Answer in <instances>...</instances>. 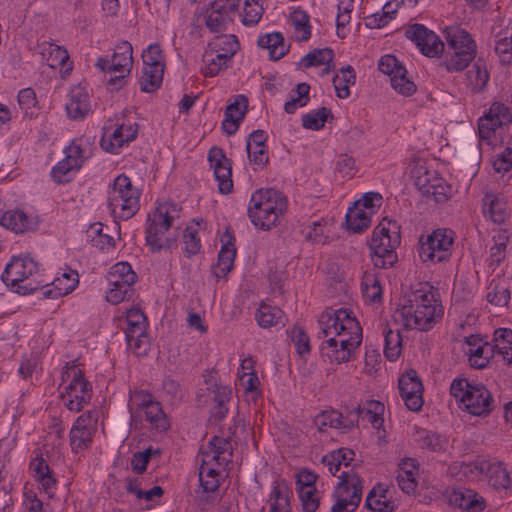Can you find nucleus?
Here are the masks:
<instances>
[{
    "instance_id": "f257e3e1",
    "label": "nucleus",
    "mask_w": 512,
    "mask_h": 512,
    "mask_svg": "<svg viewBox=\"0 0 512 512\" xmlns=\"http://www.w3.org/2000/svg\"><path fill=\"white\" fill-rule=\"evenodd\" d=\"M321 333L328 338L322 343L321 353L336 363L347 362L352 349L362 342V328L347 309H326L318 320Z\"/></svg>"
},
{
    "instance_id": "f03ea898",
    "label": "nucleus",
    "mask_w": 512,
    "mask_h": 512,
    "mask_svg": "<svg viewBox=\"0 0 512 512\" xmlns=\"http://www.w3.org/2000/svg\"><path fill=\"white\" fill-rule=\"evenodd\" d=\"M441 307L433 288L428 284H419L403 295L398 311L405 328L428 331L442 316Z\"/></svg>"
},
{
    "instance_id": "7ed1b4c3",
    "label": "nucleus",
    "mask_w": 512,
    "mask_h": 512,
    "mask_svg": "<svg viewBox=\"0 0 512 512\" xmlns=\"http://www.w3.org/2000/svg\"><path fill=\"white\" fill-rule=\"evenodd\" d=\"M287 209V199L274 188L260 189L252 194L248 215L251 222L262 230H270Z\"/></svg>"
},
{
    "instance_id": "20e7f679",
    "label": "nucleus",
    "mask_w": 512,
    "mask_h": 512,
    "mask_svg": "<svg viewBox=\"0 0 512 512\" xmlns=\"http://www.w3.org/2000/svg\"><path fill=\"white\" fill-rule=\"evenodd\" d=\"M450 394L460 401L471 415L485 417L494 409L491 392L484 385L470 383L465 378H456L452 381Z\"/></svg>"
},
{
    "instance_id": "39448f33",
    "label": "nucleus",
    "mask_w": 512,
    "mask_h": 512,
    "mask_svg": "<svg viewBox=\"0 0 512 512\" xmlns=\"http://www.w3.org/2000/svg\"><path fill=\"white\" fill-rule=\"evenodd\" d=\"M448 51L443 65L448 71H462L476 56V44L470 34L459 28L446 31Z\"/></svg>"
},
{
    "instance_id": "423d86ee",
    "label": "nucleus",
    "mask_w": 512,
    "mask_h": 512,
    "mask_svg": "<svg viewBox=\"0 0 512 512\" xmlns=\"http://www.w3.org/2000/svg\"><path fill=\"white\" fill-rule=\"evenodd\" d=\"M454 245V232L451 229H437L419 238L418 253L423 262L441 263L450 259Z\"/></svg>"
},
{
    "instance_id": "0eeeda50",
    "label": "nucleus",
    "mask_w": 512,
    "mask_h": 512,
    "mask_svg": "<svg viewBox=\"0 0 512 512\" xmlns=\"http://www.w3.org/2000/svg\"><path fill=\"white\" fill-rule=\"evenodd\" d=\"M389 232V228L381 222L375 227L369 242L371 258L376 268H391L398 260L395 249L400 244V236L396 234L392 237Z\"/></svg>"
},
{
    "instance_id": "6e6552de",
    "label": "nucleus",
    "mask_w": 512,
    "mask_h": 512,
    "mask_svg": "<svg viewBox=\"0 0 512 512\" xmlns=\"http://www.w3.org/2000/svg\"><path fill=\"white\" fill-rule=\"evenodd\" d=\"M176 210L177 206L174 203H165L157 206L153 219L146 229V243L151 252L171 249L175 244V239L164 238L163 236L172 225L173 216L170 213Z\"/></svg>"
},
{
    "instance_id": "1a4fd4ad",
    "label": "nucleus",
    "mask_w": 512,
    "mask_h": 512,
    "mask_svg": "<svg viewBox=\"0 0 512 512\" xmlns=\"http://www.w3.org/2000/svg\"><path fill=\"white\" fill-rule=\"evenodd\" d=\"M139 191L132 186L131 180L124 174L114 180V187L109 197V205L115 211L120 208L119 217L122 219L131 218L139 209Z\"/></svg>"
},
{
    "instance_id": "9d476101",
    "label": "nucleus",
    "mask_w": 512,
    "mask_h": 512,
    "mask_svg": "<svg viewBox=\"0 0 512 512\" xmlns=\"http://www.w3.org/2000/svg\"><path fill=\"white\" fill-rule=\"evenodd\" d=\"M340 482L335 489L336 503L331 512H353L358 507L362 497V480L357 474L343 472Z\"/></svg>"
},
{
    "instance_id": "9b49d317",
    "label": "nucleus",
    "mask_w": 512,
    "mask_h": 512,
    "mask_svg": "<svg viewBox=\"0 0 512 512\" xmlns=\"http://www.w3.org/2000/svg\"><path fill=\"white\" fill-rule=\"evenodd\" d=\"M37 263L30 257H13L9 264L6 265L2 273V281L19 294H28L36 290L31 284L21 285L26 279L37 271Z\"/></svg>"
},
{
    "instance_id": "f8f14e48",
    "label": "nucleus",
    "mask_w": 512,
    "mask_h": 512,
    "mask_svg": "<svg viewBox=\"0 0 512 512\" xmlns=\"http://www.w3.org/2000/svg\"><path fill=\"white\" fill-rule=\"evenodd\" d=\"M512 122V113L509 108L501 102H494L488 113L478 121L479 139L493 145L496 134L507 128Z\"/></svg>"
},
{
    "instance_id": "ddd939ff",
    "label": "nucleus",
    "mask_w": 512,
    "mask_h": 512,
    "mask_svg": "<svg viewBox=\"0 0 512 512\" xmlns=\"http://www.w3.org/2000/svg\"><path fill=\"white\" fill-rule=\"evenodd\" d=\"M126 322L125 335L129 347L136 354L144 353L148 347L146 316L139 308H132L127 311Z\"/></svg>"
},
{
    "instance_id": "4468645a",
    "label": "nucleus",
    "mask_w": 512,
    "mask_h": 512,
    "mask_svg": "<svg viewBox=\"0 0 512 512\" xmlns=\"http://www.w3.org/2000/svg\"><path fill=\"white\" fill-rule=\"evenodd\" d=\"M379 70L390 76L392 87L404 96H410L416 91V85L406 77V69L394 55H384L379 60Z\"/></svg>"
},
{
    "instance_id": "2eb2a0df",
    "label": "nucleus",
    "mask_w": 512,
    "mask_h": 512,
    "mask_svg": "<svg viewBox=\"0 0 512 512\" xmlns=\"http://www.w3.org/2000/svg\"><path fill=\"white\" fill-rule=\"evenodd\" d=\"M405 36L414 42L425 56L435 57L444 51V43L439 36L423 24L410 25L405 31Z\"/></svg>"
},
{
    "instance_id": "dca6fc26",
    "label": "nucleus",
    "mask_w": 512,
    "mask_h": 512,
    "mask_svg": "<svg viewBox=\"0 0 512 512\" xmlns=\"http://www.w3.org/2000/svg\"><path fill=\"white\" fill-rule=\"evenodd\" d=\"M398 388L409 410L416 412L422 408L423 385L415 370L410 369L399 378Z\"/></svg>"
},
{
    "instance_id": "f3484780",
    "label": "nucleus",
    "mask_w": 512,
    "mask_h": 512,
    "mask_svg": "<svg viewBox=\"0 0 512 512\" xmlns=\"http://www.w3.org/2000/svg\"><path fill=\"white\" fill-rule=\"evenodd\" d=\"M66 156L51 170L53 180L58 183H66L70 181L68 174L75 170H79L83 163V149L74 141L64 150Z\"/></svg>"
},
{
    "instance_id": "a211bd4d",
    "label": "nucleus",
    "mask_w": 512,
    "mask_h": 512,
    "mask_svg": "<svg viewBox=\"0 0 512 512\" xmlns=\"http://www.w3.org/2000/svg\"><path fill=\"white\" fill-rule=\"evenodd\" d=\"M448 501L464 512H482L485 508L483 497L474 490L465 487L453 488L448 493Z\"/></svg>"
},
{
    "instance_id": "6ab92c4d",
    "label": "nucleus",
    "mask_w": 512,
    "mask_h": 512,
    "mask_svg": "<svg viewBox=\"0 0 512 512\" xmlns=\"http://www.w3.org/2000/svg\"><path fill=\"white\" fill-rule=\"evenodd\" d=\"M233 240L234 237L228 230L222 236L224 243L218 254L217 264L212 267V273L218 279L225 278L233 269L234 259L236 257V249Z\"/></svg>"
},
{
    "instance_id": "aec40b11",
    "label": "nucleus",
    "mask_w": 512,
    "mask_h": 512,
    "mask_svg": "<svg viewBox=\"0 0 512 512\" xmlns=\"http://www.w3.org/2000/svg\"><path fill=\"white\" fill-rule=\"evenodd\" d=\"M137 133V124L127 126L121 124L108 137H106V132H104L100 145L107 152L117 153V150L124 144L133 141L137 137Z\"/></svg>"
},
{
    "instance_id": "412c9836",
    "label": "nucleus",
    "mask_w": 512,
    "mask_h": 512,
    "mask_svg": "<svg viewBox=\"0 0 512 512\" xmlns=\"http://www.w3.org/2000/svg\"><path fill=\"white\" fill-rule=\"evenodd\" d=\"M248 107V98L238 95L234 102L230 103L225 110V118L222 122V129L228 134H234L240 121L244 118Z\"/></svg>"
},
{
    "instance_id": "4be33fe9",
    "label": "nucleus",
    "mask_w": 512,
    "mask_h": 512,
    "mask_svg": "<svg viewBox=\"0 0 512 512\" xmlns=\"http://www.w3.org/2000/svg\"><path fill=\"white\" fill-rule=\"evenodd\" d=\"M0 224L16 233H25L34 230L37 223L30 220L21 210L0 212Z\"/></svg>"
},
{
    "instance_id": "5701e85b",
    "label": "nucleus",
    "mask_w": 512,
    "mask_h": 512,
    "mask_svg": "<svg viewBox=\"0 0 512 512\" xmlns=\"http://www.w3.org/2000/svg\"><path fill=\"white\" fill-rule=\"evenodd\" d=\"M79 283L77 272L63 273L62 278L55 279L42 292L45 298L57 299L71 293Z\"/></svg>"
},
{
    "instance_id": "b1692460",
    "label": "nucleus",
    "mask_w": 512,
    "mask_h": 512,
    "mask_svg": "<svg viewBox=\"0 0 512 512\" xmlns=\"http://www.w3.org/2000/svg\"><path fill=\"white\" fill-rule=\"evenodd\" d=\"M30 469L35 473L36 480L41 484L44 491L51 495L55 489L57 481L41 453H37L32 459L30 462Z\"/></svg>"
},
{
    "instance_id": "393cba45",
    "label": "nucleus",
    "mask_w": 512,
    "mask_h": 512,
    "mask_svg": "<svg viewBox=\"0 0 512 512\" xmlns=\"http://www.w3.org/2000/svg\"><path fill=\"white\" fill-rule=\"evenodd\" d=\"M72 374V380L69 385L66 387L67 396H78L87 397V401L91 399V386L90 383L85 379L84 373L81 369L77 367H72L71 370H67L63 373L62 378L65 380V377L69 378Z\"/></svg>"
},
{
    "instance_id": "a878e982",
    "label": "nucleus",
    "mask_w": 512,
    "mask_h": 512,
    "mask_svg": "<svg viewBox=\"0 0 512 512\" xmlns=\"http://www.w3.org/2000/svg\"><path fill=\"white\" fill-rule=\"evenodd\" d=\"M132 46L129 42L124 41L116 46L112 55L109 72H126L129 74L133 65Z\"/></svg>"
},
{
    "instance_id": "bb28decb",
    "label": "nucleus",
    "mask_w": 512,
    "mask_h": 512,
    "mask_svg": "<svg viewBox=\"0 0 512 512\" xmlns=\"http://www.w3.org/2000/svg\"><path fill=\"white\" fill-rule=\"evenodd\" d=\"M483 213L494 223H504L508 213L506 203L494 193H486L483 198Z\"/></svg>"
},
{
    "instance_id": "cd10ccee",
    "label": "nucleus",
    "mask_w": 512,
    "mask_h": 512,
    "mask_svg": "<svg viewBox=\"0 0 512 512\" xmlns=\"http://www.w3.org/2000/svg\"><path fill=\"white\" fill-rule=\"evenodd\" d=\"M90 100L86 92L81 89L71 91L70 101L66 104V110L70 118L83 119L90 111Z\"/></svg>"
},
{
    "instance_id": "c85d7f7f",
    "label": "nucleus",
    "mask_w": 512,
    "mask_h": 512,
    "mask_svg": "<svg viewBox=\"0 0 512 512\" xmlns=\"http://www.w3.org/2000/svg\"><path fill=\"white\" fill-rule=\"evenodd\" d=\"M226 54H215L213 50L207 49L202 56V61L205 67L202 68V73L205 77H214L222 70L229 67L232 58L225 56Z\"/></svg>"
},
{
    "instance_id": "c756f323",
    "label": "nucleus",
    "mask_w": 512,
    "mask_h": 512,
    "mask_svg": "<svg viewBox=\"0 0 512 512\" xmlns=\"http://www.w3.org/2000/svg\"><path fill=\"white\" fill-rule=\"evenodd\" d=\"M257 44L259 47L268 49L270 58L274 61L280 60L288 52V48L284 45V37L280 32L259 37Z\"/></svg>"
},
{
    "instance_id": "7c9ffc66",
    "label": "nucleus",
    "mask_w": 512,
    "mask_h": 512,
    "mask_svg": "<svg viewBox=\"0 0 512 512\" xmlns=\"http://www.w3.org/2000/svg\"><path fill=\"white\" fill-rule=\"evenodd\" d=\"M137 280L136 273L127 262H119L112 266L109 272L110 286H119L122 283L125 287H133Z\"/></svg>"
},
{
    "instance_id": "2f4dec72",
    "label": "nucleus",
    "mask_w": 512,
    "mask_h": 512,
    "mask_svg": "<svg viewBox=\"0 0 512 512\" xmlns=\"http://www.w3.org/2000/svg\"><path fill=\"white\" fill-rule=\"evenodd\" d=\"M240 48L238 38L232 34H221L208 44V49L213 50L215 54H226L232 58Z\"/></svg>"
},
{
    "instance_id": "473e14b6",
    "label": "nucleus",
    "mask_w": 512,
    "mask_h": 512,
    "mask_svg": "<svg viewBox=\"0 0 512 512\" xmlns=\"http://www.w3.org/2000/svg\"><path fill=\"white\" fill-rule=\"evenodd\" d=\"M292 491L284 480L276 482L273 487L271 512H290V495Z\"/></svg>"
},
{
    "instance_id": "72a5a7b5",
    "label": "nucleus",
    "mask_w": 512,
    "mask_h": 512,
    "mask_svg": "<svg viewBox=\"0 0 512 512\" xmlns=\"http://www.w3.org/2000/svg\"><path fill=\"white\" fill-rule=\"evenodd\" d=\"M345 223L348 230L354 233H360L370 226L371 218L364 209L354 205V207L349 208L346 213Z\"/></svg>"
},
{
    "instance_id": "f704fd0d",
    "label": "nucleus",
    "mask_w": 512,
    "mask_h": 512,
    "mask_svg": "<svg viewBox=\"0 0 512 512\" xmlns=\"http://www.w3.org/2000/svg\"><path fill=\"white\" fill-rule=\"evenodd\" d=\"M385 345L384 355L390 361H395L402 351V337L399 330L393 331L386 325L383 330Z\"/></svg>"
},
{
    "instance_id": "c9c22d12",
    "label": "nucleus",
    "mask_w": 512,
    "mask_h": 512,
    "mask_svg": "<svg viewBox=\"0 0 512 512\" xmlns=\"http://www.w3.org/2000/svg\"><path fill=\"white\" fill-rule=\"evenodd\" d=\"M255 317L260 327L270 328L272 326H276L282 321L283 312L276 306L262 303L259 306Z\"/></svg>"
},
{
    "instance_id": "e433bc0d",
    "label": "nucleus",
    "mask_w": 512,
    "mask_h": 512,
    "mask_svg": "<svg viewBox=\"0 0 512 512\" xmlns=\"http://www.w3.org/2000/svg\"><path fill=\"white\" fill-rule=\"evenodd\" d=\"M333 119L334 115L331 109L320 107L318 110L306 113L302 116V126L308 130L318 131L324 127L325 122Z\"/></svg>"
},
{
    "instance_id": "4c0bfd02",
    "label": "nucleus",
    "mask_w": 512,
    "mask_h": 512,
    "mask_svg": "<svg viewBox=\"0 0 512 512\" xmlns=\"http://www.w3.org/2000/svg\"><path fill=\"white\" fill-rule=\"evenodd\" d=\"M493 341L497 354L502 355L503 359L512 365V330L508 328L497 329Z\"/></svg>"
},
{
    "instance_id": "58836bf2",
    "label": "nucleus",
    "mask_w": 512,
    "mask_h": 512,
    "mask_svg": "<svg viewBox=\"0 0 512 512\" xmlns=\"http://www.w3.org/2000/svg\"><path fill=\"white\" fill-rule=\"evenodd\" d=\"M144 410L146 420L153 428L160 432H164L169 429L170 423L162 409L160 402L154 400L146 408H144Z\"/></svg>"
},
{
    "instance_id": "ea45409f",
    "label": "nucleus",
    "mask_w": 512,
    "mask_h": 512,
    "mask_svg": "<svg viewBox=\"0 0 512 512\" xmlns=\"http://www.w3.org/2000/svg\"><path fill=\"white\" fill-rule=\"evenodd\" d=\"M413 176L415 178V186L424 196L429 193L431 185L439 182V179L441 178L436 171L429 170L425 166L415 167L413 170Z\"/></svg>"
},
{
    "instance_id": "a19ab883",
    "label": "nucleus",
    "mask_w": 512,
    "mask_h": 512,
    "mask_svg": "<svg viewBox=\"0 0 512 512\" xmlns=\"http://www.w3.org/2000/svg\"><path fill=\"white\" fill-rule=\"evenodd\" d=\"M341 76L335 75L332 82L337 97L341 99L348 98L350 95L349 85H353L356 80L355 72L352 66L348 65L341 69Z\"/></svg>"
},
{
    "instance_id": "79ce46f5",
    "label": "nucleus",
    "mask_w": 512,
    "mask_h": 512,
    "mask_svg": "<svg viewBox=\"0 0 512 512\" xmlns=\"http://www.w3.org/2000/svg\"><path fill=\"white\" fill-rule=\"evenodd\" d=\"M467 78L473 91L479 92L486 87L489 80V73L485 63L481 59H478L467 71Z\"/></svg>"
},
{
    "instance_id": "37998d69",
    "label": "nucleus",
    "mask_w": 512,
    "mask_h": 512,
    "mask_svg": "<svg viewBox=\"0 0 512 512\" xmlns=\"http://www.w3.org/2000/svg\"><path fill=\"white\" fill-rule=\"evenodd\" d=\"M417 442L422 448H426L432 452H439L444 449L446 440L440 434L428 430H421L417 432Z\"/></svg>"
},
{
    "instance_id": "c03bdc74",
    "label": "nucleus",
    "mask_w": 512,
    "mask_h": 512,
    "mask_svg": "<svg viewBox=\"0 0 512 512\" xmlns=\"http://www.w3.org/2000/svg\"><path fill=\"white\" fill-rule=\"evenodd\" d=\"M232 15H223L214 13L213 10H207L205 17V26L211 33H222L228 29L229 24L233 23Z\"/></svg>"
},
{
    "instance_id": "a18cd8bd",
    "label": "nucleus",
    "mask_w": 512,
    "mask_h": 512,
    "mask_svg": "<svg viewBox=\"0 0 512 512\" xmlns=\"http://www.w3.org/2000/svg\"><path fill=\"white\" fill-rule=\"evenodd\" d=\"M488 473L489 483L495 489H506L510 486V474L503 464L498 463L495 465H489Z\"/></svg>"
},
{
    "instance_id": "49530a36",
    "label": "nucleus",
    "mask_w": 512,
    "mask_h": 512,
    "mask_svg": "<svg viewBox=\"0 0 512 512\" xmlns=\"http://www.w3.org/2000/svg\"><path fill=\"white\" fill-rule=\"evenodd\" d=\"M334 59V52L331 48L315 49L302 58L306 68L331 63Z\"/></svg>"
},
{
    "instance_id": "de8ad7c7",
    "label": "nucleus",
    "mask_w": 512,
    "mask_h": 512,
    "mask_svg": "<svg viewBox=\"0 0 512 512\" xmlns=\"http://www.w3.org/2000/svg\"><path fill=\"white\" fill-rule=\"evenodd\" d=\"M291 21L296 31L301 32V36L297 37L298 41H307L311 37V26L309 24V15L301 10L297 9L291 13Z\"/></svg>"
},
{
    "instance_id": "09e8293b",
    "label": "nucleus",
    "mask_w": 512,
    "mask_h": 512,
    "mask_svg": "<svg viewBox=\"0 0 512 512\" xmlns=\"http://www.w3.org/2000/svg\"><path fill=\"white\" fill-rule=\"evenodd\" d=\"M289 336L293 342L296 352L300 357H304L310 352V339L302 327L294 326L289 331Z\"/></svg>"
},
{
    "instance_id": "8fccbe9b",
    "label": "nucleus",
    "mask_w": 512,
    "mask_h": 512,
    "mask_svg": "<svg viewBox=\"0 0 512 512\" xmlns=\"http://www.w3.org/2000/svg\"><path fill=\"white\" fill-rule=\"evenodd\" d=\"M200 485L204 492H215L219 487V472L213 468H205L204 464L199 470Z\"/></svg>"
},
{
    "instance_id": "3c124183",
    "label": "nucleus",
    "mask_w": 512,
    "mask_h": 512,
    "mask_svg": "<svg viewBox=\"0 0 512 512\" xmlns=\"http://www.w3.org/2000/svg\"><path fill=\"white\" fill-rule=\"evenodd\" d=\"M384 404L377 400H369L362 407L364 413L362 416L368 417V421L375 427L379 428L383 423Z\"/></svg>"
},
{
    "instance_id": "603ef678",
    "label": "nucleus",
    "mask_w": 512,
    "mask_h": 512,
    "mask_svg": "<svg viewBox=\"0 0 512 512\" xmlns=\"http://www.w3.org/2000/svg\"><path fill=\"white\" fill-rule=\"evenodd\" d=\"M495 52L502 63L508 64L512 61V33L501 32L495 45Z\"/></svg>"
},
{
    "instance_id": "864d4df0",
    "label": "nucleus",
    "mask_w": 512,
    "mask_h": 512,
    "mask_svg": "<svg viewBox=\"0 0 512 512\" xmlns=\"http://www.w3.org/2000/svg\"><path fill=\"white\" fill-rule=\"evenodd\" d=\"M69 60V54L64 47L51 44L49 48V56L47 58L48 65L51 68H66V70H71L72 66H67V61Z\"/></svg>"
},
{
    "instance_id": "5fc2aeb1",
    "label": "nucleus",
    "mask_w": 512,
    "mask_h": 512,
    "mask_svg": "<svg viewBox=\"0 0 512 512\" xmlns=\"http://www.w3.org/2000/svg\"><path fill=\"white\" fill-rule=\"evenodd\" d=\"M401 2L400 0H391L388 1L383 7V13L379 17L374 15L369 22V26L371 27H383L388 22L394 18V14H396Z\"/></svg>"
},
{
    "instance_id": "6e6d98bb",
    "label": "nucleus",
    "mask_w": 512,
    "mask_h": 512,
    "mask_svg": "<svg viewBox=\"0 0 512 512\" xmlns=\"http://www.w3.org/2000/svg\"><path fill=\"white\" fill-rule=\"evenodd\" d=\"M340 418H342V412L322 411L316 416L315 423L320 431H324L327 427L341 428Z\"/></svg>"
},
{
    "instance_id": "4d7b16f0",
    "label": "nucleus",
    "mask_w": 512,
    "mask_h": 512,
    "mask_svg": "<svg viewBox=\"0 0 512 512\" xmlns=\"http://www.w3.org/2000/svg\"><path fill=\"white\" fill-rule=\"evenodd\" d=\"M18 104L23 110L24 115L32 118L37 104L35 91L32 88L22 89L18 93Z\"/></svg>"
},
{
    "instance_id": "13d9d810",
    "label": "nucleus",
    "mask_w": 512,
    "mask_h": 512,
    "mask_svg": "<svg viewBox=\"0 0 512 512\" xmlns=\"http://www.w3.org/2000/svg\"><path fill=\"white\" fill-rule=\"evenodd\" d=\"M231 165L232 163L229 162L228 165L223 166L222 169H218L214 173L215 179L218 181V190L222 194H229L233 190Z\"/></svg>"
},
{
    "instance_id": "bf43d9fd",
    "label": "nucleus",
    "mask_w": 512,
    "mask_h": 512,
    "mask_svg": "<svg viewBox=\"0 0 512 512\" xmlns=\"http://www.w3.org/2000/svg\"><path fill=\"white\" fill-rule=\"evenodd\" d=\"M365 507L374 512H392L394 505L389 500L377 497L376 488H373L367 495Z\"/></svg>"
},
{
    "instance_id": "052dcab7",
    "label": "nucleus",
    "mask_w": 512,
    "mask_h": 512,
    "mask_svg": "<svg viewBox=\"0 0 512 512\" xmlns=\"http://www.w3.org/2000/svg\"><path fill=\"white\" fill-rule=\"evenodd\" d=\"M92 441V430H70V445L74 452L86 448Z\"/></svg>"
},
{
    "instance_id": "680f3d73",
    "label": "nucleus",
    "mask_w": 512,
    "mask_h": 512,
    "mask_svg": "<svg viewBox=\"0 0 512 512\" xmlns=\"http://www.w3.org/2000/svg\"><path fill=\"white\" fill-rule=\"evenodd\" d=\"M184 252L187 257L197 254L201 248L200 238L197 236V231L187 227L183 233Z\"/></svg>"
},
{
    "instance_id": "e2e57ef3",
    "label": "nucleus",
    "mask_w": 512,
    "mask_h": 512,
    "mask_svg": "<svg viewBox=\"0 0 512 512\" xmlns=\"http://www.w3.org/2000/svg\"><path fill=\"white\" fill-rule=\"evenodd\" d=\"M133 287H125L122 283L119 286H111L106 294V299L112 304H118L122 301L129 300L133 295Z\"/></svg>"
},
{
    "instance_id": "0e129e2a",
    "label": "nucleus",
    "mask_w": 512,
    "mask_h": 512,
    "mask_svg": "<svg viewBox=\"0 0 512 512\" xmlns=\"http://www.w3.org/2000/svg\"><path fill=\"white\" fill-rule=\"evenodd\" d=\"M364 410H362L361 405L355 406L353 409H347L345 414L342 413L341 428L344 430H351L352 428L358 427L359 418L363 415Z\"/></svg>"
},
{
    "instance_id": "69168bd1",
    "label": "nucleus",
    "mask_w": 512,
    "mask_h": 512,
    "mask_svg": "<svg viewBox=\"0 0 512 512\" xmlns=\"http://www.w3.org/2000/svg\"><path fill=\"white\" fill-rule=\"evenodd\" d=\"M487 301L492 305L503 307L506 306L510 300V290L504 286L496 285L487 296Z\"/></svg>"
},
{
    "instance_id": "338daca9",
    "label": "nucleus",
    "mask_w": 512,
    "mask_h": 512,
    "mask_svg": "<svg viewBox=\"0 0 512 512\" xmlns=\"http://www.w3.org/2000/svg\"><path fill=\"white\" fill-rule=\"evenodd\" d=\"M142 58L144 66L165 65L163 51L158 44L149 45Z\"/></svg>"
},
{
    "instance_id": "774afa93",
    "label": "nucleus",
    "mask_w": 512,
    "mask_h": 512,
    "mask_svg": "<svg viewBox=\"0 0 512 512\" xmlns=\"http://www.w3.org/2000/svg\"><path fill=\"white\" fill-rule=\"evenodd\" d=\"M297 492L299 494L303 510L305 512H315L319 507V498L316 496V488L307 490L302 489Z\"/></svg>"
}]
</instances>
